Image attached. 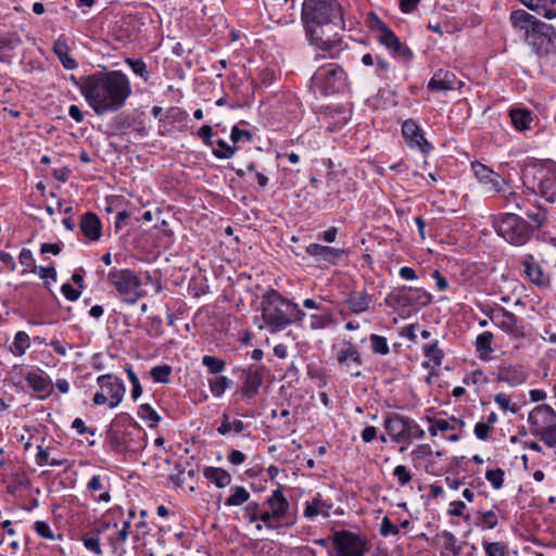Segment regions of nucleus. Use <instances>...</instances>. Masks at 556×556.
Masks as SVG:
<instances>
[{
    "mask_svg": "<svg viewBox=\"0 0 556 556\" xmlns=\"http://www.w3.org/2000/svg\"><path fill=\"white\" fill-rule=\"evenodd\" d=\"M424 355L428 359L422 363V367L435 369L442 365L444 353L439 348L438 340H434L424 346Z\"/></svg>",
    "mask_w": 556,
    "mask_h": 556,
    "instance_id": "72a5a7b5",
    "label": "nucleus"
},
{
    "mask_svg": "<svg viewBox=\"0 0 556 556\" xmlns=\"http://www.w3.org/2000/svg\"><path fill=\"white\" fill-rule=\"evenodd\" d=\"M242 387L240 390L244 399H253L257 395L263 383V375L257 368H247L242 371Z\"/></svg>",
    "mask_w": 556,
    "mask_h": 556,
    "instance_id": "6ab92c4d",
    "label": "nucleus"
},
{
    "mask_svg": "<svg viewBox=\"0 0 556 556\" xmlns=\"http://www.w3.org/2000/svg\"><path fill=\"white\" fill-rule=\"evenodd\" d=\"M25 381L28 387L38 394V397L46 399L52 391V381L41 370L28 371L25 374Z\"/></svg>",
    "mask_w": 556,
    "mask_h": 556,
    "instance_id": "a211bd4d",
    "label": "nucleus"
},
{
    "mask_svg": "<svg viewBox=\"0 0 556 556\" xmlns=\"http://www.w3.org/2000/svg\"><path fill=\"white\" fill-rule=\"evenodd\" d=\"M504 470L501 468L489 469L485 472V479L491 483L492 488L500 490L504 483Z\"/></svg>",
    "mask_w": 556,
    "mask_h": 556,
    "instance_id": "6e6d98bb",
    "label": "nucleus"
},
{
    "mask_svg": "<svg viewBox=\"0 0 556 556\" xmlns=\"http://www.w3.org/2000/svg\"><path fill=\"white\" fill-rule=\"evenodd\" d=\"M79 227L83 235L90 241H97L101 237V220L94 213H85L80 218Z\"/></svg>",
    "mask_w": 556,
    "mask_h": 556,
    "instance_id": "393cba45",
    "label": "nucleus"
},
{
    "mask_svg": "<svg viewBox=\"0 0 556 556\" xmlns=\"http://www.w3.org/2000/svg\"><path fill=\"white\" fill-rule=\"evenodd\" d=\"M247 428V425L240 419L231 420L229 415L224 413L220 418V425L217 428V432L222 435L227 434L230 431H235L236 433H241Z\"/></svg>",
    "mask_w": 556,
    "mask_h": 556,
    "instance_id": "58836bf2",
    "label": "nucleus"
},
{
    "mask_svg": "<svg viewBox=\"0 0 556 556\" xmlns=\"http://www.w3.org/2000/svg\"><path fill=\"white\" fill-rule=\"evenodd\" d=\"M485 556H508V544L503 541L482 542Z\"/></svg>",
    "mask_w": 556,
    "mask_h": 556,
    "instance_id": "a18cd8bd",
    "label": "nucleus"
},
{
    "mask_svg": "<svg viewBox=\"0 0 556 556\" xmlns=\"http://www.w3.org/2000/svg\"><path fill=\"white\" fill-rule=\"evenodd\" d=\"M525 186L551 203H556V163H531L522 172Z\"/></svg>",
    "mask_w": 556,
    "mask_h": 556,
    "instance_id": "39448f33",
    "label": "nucleus"
},
{
    "mask_svg": "<svg viewBox=\"0 0 556 556\" xmlns=\"http://www.w3.org/2000/svg\"><path fill=\"white\" fill-rule=\"evenodd\" d=\"M503 193V198L505 201V206H509L510 204L515 205V208L519 212H522L526 208V204L529 202L522 193L516 192L514 190L507 191Z\"/></svg>",
    "mask_w": 556,
    "mask_h": 556,
    "instance_id": "49530a36",
    "label": "nucleus"
},
{
    "mask_svg": "<svg viewBox=\"0 0 556 556\" xmlns=\"http://www.w3.org/2000/svg\"><path fill=\"white\" fill-rule=\"evenodd\" d=\"M333 316L329 309L323 311L321 314H312L311 315V328L313 330H320L328 328L331 324H333Z\"/></svg>",
    "mask_w": 556,
    "mask_h": 556,
    "instance_id": "c03bdc74",
    "label": "nucleus"
},
{
    "mask_svg": "<svg viewBox=\"0 0 556 556\" xmlns=\"http://www.w3.org/2000/svg\"><path fill=\"white\" fill-rule=\"evenodd\" d=\"M207 383L213 396L220 397L226 390L231 387L232 381L226 376L217 375L216 377L208 379Z\"/></svg>",
    "mask_w": 556,
    "mask_h": 556,
    "instance_id": "a19ab883",
    "label": "nucleus"
},
{
    "mask_svg": "<svg viewBox=\"0 0 556 556\" xmlns=\"http://www.w3.org/2000/svg\"><path fill=\"white\" fill-rule=\"evenodd\" d=\"M84 546L92 552L94 555H102V548L100 545V540L97 535H85L83 538Z\"/></svg>",
    "mask_w": 556,
    "mask_h": 556,
    "instance_id": "680f3d73",
    "label": "nucleus"
},
{
    "mask_svg": "<svg viewBox=\"0 0 556 556\" xmlns=\"http://www.w3.org/2000/svg\"><path fill=\"white\" fill-rule=\"evenodd\" d=\"M529 378V371L521 364L502 363L497 367L496 381L515 388L523 384Z\"/></svg>",
    "mask_w": 556,
    "mask_h": 556,
    "instance_id": "ddd939ff",
    "label": "nucleus"
},
{
    "mask_svg": "<svg viewBox=\"0 0 556 556\" xmlns=\"http://www.w3.org/2000/svg\"><path fill=\"white\" fill-rule=\"evenodd\" d=\"M202 365L207 369L211 375H219L226 368V362L222 358L204 355L202 357Z\"/></svg>",
    "mask_w": 556,
    "mask_h": 556,
    "instance_id": "de8ad7c7",
    "label": "nucleus"
},
{
    "mask_svg": "<svg viewBox=\"0 0 556 556\" xmlns=\"http://www.w3.org/2000/svg\"><path fill=\"white\" fill-rule=\"evenodd\" d=\"M346 84L344 70L336 64L328 63L319 66L312 76V85L323 96H329L342 91Z\"/></svg>",
    "mask_w": 556,
    "mask_h": 556,
    "instance_id": "0eeeda50",
    "label": "nucleus"
},
{
    "mask_svg": "<svg viewBox=\"0 0 556 556\" xmlns=\"http://www.w3.org/2000/svg\"><path fill=\"white\" fill-rule=\"evenodd\" d=\"M522 265L526 276L532 283L536 286H544L546 283L543 270L533 255L527 254L522 261Z\"/></svg>",
    "mask_w": 556,
    "mask_h": 556,
    "instance_id": "7c9ffc66",
    "label": "nucleus"
},
{
    "mask_svg": "<svg viewBox=\"0 0 556 556\" xmlns=\"http://www.w3.org/2000/svg\"><path fill=\"white\" fill-rule=\"evenodd\" d=\"M332 350L340 370L355 378L362 375L363 359L359 350L354 343L343 341L341 345L333 346Z\"/></svg>",
    "mask_w": 556,
    "mask_h": 556,
    "instance_id": "9d476101",
    "label": "nucleus"
},
{
    "mask_svg": "<svg viewBox=\"0 0 556 556\" xmlns=\"http://www.w3.org/2000/svg\"><path fill=\"white\" fill-rule=\"evenodd\" d=\"M494 402L504 412L510 410L511 413L515 414L518 410V407L515 404H511L510 396L504 392L495 394Z\"/></svg>",
    "mask_w": 556,
    "mask_h": 556,
    "instance_id": "13d9d810",
    "label": "nucleus"
},
{
    "mask_svg": "<svg viewBox=\"0 0 556 556\" xmlns=\"http://www.w3.org/2000/svg\"><path fill=\"white\" fill-rule=\"evenodd\" d=\"M61 292L68 301H76L79 299L81 292L75 289L71 283H63L61 287Z\"/></svg>",
    "mask_w": 556,
    "mask_h": 556,
    "instance_id": "774afa93",
    "label": "nucleus"
},
{
    "mask_svg": "<svg viewBox=\"0 0 556 556\" xmlns=\"http://www.w3.org/2000/svg\"><path fill=\"white\" fill-rule=\"evenodd\" d=\"M539 9L542 10V14L547 20L556 17V0H541Z\"/></svg>",
    "mask_w": 556,
    "mask_h": 556,
    "instance_id": "e2e57ef3",
    "label": "nucleus"
},
{
    "mask_svg": "<svg viewBox=\"0 0 556 556\" xmlns=\"http://www.w3.org/2000/svg\"><path fill=\"white\" fill-rule=\"evenodd\" d=\"M52 49L64 68L74 70L78 66L77 62L70 55V47L65 35L58 37Z\"/></svg>",
    "mask_w": 556,
    "mask_h": 556,
    "instance_id": "cd10ccee",
    "label": "nucleus"
},
{
    "mask_svg": "<svg viewBox=\"0 0 556 556\" xmlns=\"http://www.w3.org/2000/svg\"><path fill=\"white\" fill-rule=\"evenodd\" d=\"M125 371H126L127 377L131 383V397L136 401L142 394V388H141L139 378L137 377L136 372L132 370L131 366H126Z\"/></svg>",
    "mask_w": 556,
    "mask_h": 556,
    "instance_id": "4d7b16f0",
    "label": "nucleus"
},
{
    "mask_svg": "<svg viewBox=\"0 0 556 556\" xmlns=\"http://www.w3.org/2000/svg\"><path fill=\"white\" fill-rule=\"evenodd\" d=\"M262 318L271 332H278L296 321H302L305 313L299 305L282 296L277 290H267L261 301Z\"/></svg>",
    "mask_w": 556,
    "mask_h": 556,
    "instance_id": "20e7f679",
    "label": "nucleus"
},
{
    "mask_svg": "<svg viewBox=\"0 0 556 556\" xmlns=\"http://www.w3.org/2000/svg\"><path fill=\"white\" fill-rule=\"evenodd\" d=\"M509 117L514 128L518 131L529 129L533 121L531 112L527 109L520 108L510 109Z\"/></svg>",
    "mask_w": 556,
    "mask_h": 556,
    "instance_id": "f704fd0d",
    "label": "nucleus"
},
{
    "mask_svg": "<svg viewBox=\"0 0 556 556\" xmlns=\"http://www.w3.org/2000/svg\"><path fill=\"white\" fill-rule=\"evenodd\" d=\"M260 504L257 502H249L244 507V517L249 522L254 523L258 521Z\"/></svg>",
    "mask_w": 556,
    "mask_h": 556,
    "instance_id": "69168bd1",
    "label": "nucleus"
},
{
    "mask_svg": "<svg viewBox=\"0 0 556 556\" xmlns=\"http://www.w3.org/2000/svg\"><path fill=\"white\" fill-rule=\"evenodd\" d=\"M34 530L35 532L42 539L53 541L55 540V535L49 526L48 522L43 520H38L34 523Z\"/></svg>",
    "mask_w": 556,
    "mask_h": 556,
    "instance_id": "bf43d9fd",
    "label": "nucleus"
},
{
    "mask_svg": "<svg viewBox=\"0 0 556 556\" xmlns=\"http://www.w3.org/2000/svg\"><path fill=\"white\" fill-rule=\"evenodd\" d=\"M204 477L219 489L227 486L231 481V476L229 472L218 467L205 468Z\"/></svg>",
    "mask_w": 556,
    "mask_h": 556,
    "instance_id": "e433bc0d",
    "label": "nucleus"
},
{
    "mask_svg": "<svg viewBox=\"0 0 556 556\" xmlns=\"http://www.w3.org/2000/svg\"><path fill=\"white\" fill-rule=\"evenodd\" d=\"M493 226L498 236L513 245L526 244L535 232L528 222L515 213H504L498 215Z\"/></svg>",
    "mask_w": 556,
    "mask_h": 556,
    "instance_id": "423d86ee",
    "label": "nucleus"
},
{
    "mask_svg": "<svg viewBox=\"0 0 556 556\" xmlns=\"http://www.w3.org/2000/svg\"><path fill=\"white\" fill-rule=\"evenodd\" d=\"M380 533L383 536L395 535L399 533V528L390 520L384 517L381 522Z\"/></svg>",
    "mask_w": 556,
    "mask_h": 556,
    "instance_id": "338daca9",
    "label": "nucleus"
},
{
    "mask_svg": "<svg viewBox=\"0 0 556 556\" xmlns=\"http://www.w3.org/2000/svg\"><path fill=\"white\" fill-rule=\"evenodd\" d=\"M500 519H505V516L498 506L494 505L491 509L488 510H477L473 516L472 523L480 531H489L497 527Z\"/></svg>",
    "mask_w": 556,
    "mask_h": 556,
    "instance_id": "dca6fc26",
    "label": "nucleus"
},
{
    "mask_svg": "<svg viewBox=\"0 0 556 556\" xmlns=\"http://www.w3.org/2000/svg\"><path fill=\"white\" fill-rule=\"evenodd\" d=\"M371 296L364 290L361 292L353 291L344 300L345 305L351 313L359 315L369 309Z\"/></svg>",
    "mask_w": 556,
    "mask_h": 556,
    "instance_id": "bb28decb",
    "label": "nucleus"
},
{
    "mask_svg": "<svg viewBox=\"0 0 556 556\" xmlns=\"http://www.w3.org/2000/svg\"><path fill=\"white\" fill-rule=\"evenodd\" d=\"M130 529V520L123 522L122 529L117 532L116 536L110 538L109 544L111 545L112 553L116 556H123L125 554L124 544L128 539Z\"/></svg>",
    "mask_w": 556,
    "mask_h": 556,
    "instance_id": "c9c22d12",
    "label": "nucleus"
},
{
    "mask_svg": "<svg viewBox=\"0 0 556 556\" xmlns=\"http://www.w3.org/2000/svg\"><path fill=\"white\" fill-rule=\"evenodd\" d=\"M265 504L268 506L270 515L277 521L285 519L290 507L288 500L280 489L274 490Z\"/></svg>",
    "mask_w": 556,
    "mask_h": 556,
    "instance_id": "4be33fe9",
    "label": "nucleus"
},
{
    "mask_svg": "<svg viewBox=\"0 0 556 556\" xmlns=\"http://www.w3.org/2000/svg\"><path fill=\"white\" fill-rule=\"evenodd\" d=\"M509 20L515 29L523 31L525 40L539 58L556 54L555 28L525 10H515Z\"/></svg>",
    "mask_w": 556,
    "mask_h": 556,
    "instance_id": "7ed1b4c3",
    "label": "nucleus"
},
{
    "mask_svg": "<svg viewBox=\"0 0 556 556\" xmlns=\"http://www.w3.org/2000/svg\"><path fill=\"white\" fill-rule=\"evenodd\" d=\"M29 346V336L25 331H17L14 336L13 343L10 345V351L16 356H22Z\"/></svg>",
    "mask_w": 556,
    "mask_h": 556,
    "instance_id": "79ce46f5",
    "label": "nucleus"
},
{
    "mask_svg": "<svg viewBox=\"0 0 556 556\" xmlns=\"http://www.w3.org/2000/svg\"><path fill=\"white\" fill-rule=\"evenodd\" d=\"M370 349L372 353L378 355H387L390 352L388 340L386 337L372 333L369 336Z\"/></svg>",
    "mask_w": 556,
    "mask_h": 556,
    "instance_id": "8fccbe9b",
    "label": "nucleus"
},
{
    "mask_svg": "<svg viewBox=\"0 0 556 556\" xmlns=\"http://www.w3.org/2000/svg\"><path fill=\"white\" fill-rule=\"evenodd\" d=\"M498 326L511 338L519 339L523 338L525 336L522 328L518 325L517 316L514 313L507 311L506 308H502V318Z\"/></svg>",
    "mask_w": 556,
    "mask_h": 556,
    "instance_id": "473e14b6",
    "label": "nucleus"
},
{
    "mask_svg": "<svg viewBox=\"0 0 556 556\" xmlns=\"http://www.w3.org/2000/svg\"><path fill=\"white\" fill-rule=\"evenodd\" d=\"M217 149L213 150V154L220 160L230 159L236 153V148L229 146L224 139L216 140Z\"/></svg>",
    "mask_w": 556,
    "mask_h": 556,
    "instance_id": "864d4df0",
    "label": "nucleus"
},
{
    "mask_svg": "<svg viewBox=\"0 0 556 556\" xmlns=\"http://www.w3.org/2000/svg\"><path fill=\"white\" fill-rule=\"evenodd\" d=\"M331 542L337 556H365L369 551L366 540L349 530L336 531L331 536Z\"/></svg>",
    "mask_w": 556,
    "mask_h": 556,
    "instance_id": "1a4fd4ad",
    "label": "nucleus"
},
{
    "mask_svg": "<svg viewBox=\"0 0 556 556\" xmlns=\"http://www.w3.org/2000/svg\"><path fill=\"white\" fill-rule=\"evenodd\" d=\"M230 492L231 494L225 502L226 506H240L250 498V493L244 486L236 485L230 489Z\"/></svg>",
    "mask_w": 556,
    "mask_h": 556,
    "instance_id": "37998d69",
    "label": "nucleus"
},
{
    "mask_svg": "<svg viewBox=\"0 0 556 556\" xmlns=\"http://www.w3.org/2000/svg\"><path fill=\"white\" fill-rule=\"evenodd\" d=\"M377 40L396 58L404 60H410L413 58L412 50L401 42L400 38L392 29H384V34L378 35Z\"/></svg>",
    "mask_w": 556,
    "mask_h": 556,
    "instance_id": "f3484780",
    "label": "nucleus"
},
{
    "mask_svg": "<svg viewBox=\"0 0 556 556\" xmlns=\"http://www.w3.org/2000/svg\"><path fill=\"white\" fill-rule=\"evenodd\" d=\"M22 45L21 36L15 31L0 34V62L10 64L11 58L7 51H13Z\"/></svg>",
    "mask_w": 556,
    "mask_h": 556,
    "instance_id": "c85d7f7f",
    "label": "nucleus"
},
{
    "mask_svg": "<svg viewBox=\"0 0 556 556\" xmlns=\"http://www.w3.org/2000/svg\"><path fill=\"white\" fill-rule=\"evenodd\" d=\"M125 63L131 68L134 74L141 77L143 80H148L149 78V71L147 63L142 59H130L127 58L125 60Z\"/></svg>",
    "mask_w": 556,
    "mask_h": 556,
    "instance_id": "3c124183",
    "label": "nucleus"
},
{
    "mask_svg": "<svg viewBox=\"0 0 556 556\" xmlns=\"http://www.w3.org/2000/svg\"><path fill=\"white\" fill-rule=\"evenodd\" d=\"M413 292L412 287H400L392 290L384 299V303L388 307L391 308H400L407 307L414 305L413 295L409 294Z\"/></svg>",
    "mask_w": 556,
    "mask_h": 556,
    "instance_id": "5701e85b",
    "label": "nucleus"
},
{
    "mask_svg": "<svg viewBox=\"0 0 556 556\" xmlns=\"http://www.w3.org/2000/svg\"><path fill=\"white\" fill-rule=\"evenodd\" d=\"M110 447L117 454H124L129 451L128 433L113 426L106 432Z\"/></svg>",
    "mask_w": 556,
    "mask_h": 556,
    "instance_id": "c756f323",
    "label": "nucleus"
},
{
    "mask_svg": "<svg viewBox=\"0 0 556 556\" xmlns=\"http://www.w3.org/2000/svg\"><path fill=\"white\" fill-rule=\"evenodd\" d=\"M409 417L395 413L386 415L383 426L391 437L392 442L400 443L407 441Z\"/></svg>",
    "mask_w": 556,
    "mask_h": 556,
    "instance_id": "2eb2a0df",
    "label": "nucleus"
},
{
    "mask_svg": "<svg viewBox=\"0 0 556 556\" xmlns=\"http://www.w3.org/2000/svg\"><path fill=\"white\" fill-rule=\"evenodd\" d=\"M301 18L311 45L334 58L339 51L343 13L338 0H304Z\"/></svg>",
    "mask_w": 556,
    "mask_h": 556,
    "instance_id": "f257e3e1",
    "label": "nucleus"
},
{
    "mask_svg": "<svg viewBox=\"0 0 556 556\" xmlns=\"http://www.w3.org/2000/svg\"><path fill=\"white\" fill-rule=\"evenodd\" d=\"M556 416L555 410L549 405H538L528 416V422L532 426L540 425V417L543 420H552Z\"/></svg>",
    "mask_w": 556,
    "mask_h": 556,
    "instance_id": "ea45409f",
    "label": "nucleus"
},
{
    "mask_svg": "<svg viewBox=\"0 0 556 556\" xmlns=\"http://www.w3.org/2000/svg\"><path fill=\"white\" fill-rule=\"evenodd\" d=\"M393 476L397 479L401 486L406 485L413 479L410 471L404 465L396 466L393 470Z\"/></svg>",
    "mask_w": 556,
    "mask_h": 556,
    "instance_id": "052dcab7",
    "label": "nucleus"
},
{
    "mask_svg": "<svg viewBox=\"0 0 556 556\" xmlns=\"http://www.w3.org/2000/svg\"><path fill=\"white\" fill-rule=\"evenodd\" d=\"M494 334L491 331L479 333L475 340L473 346L478 358L482 362L491 361L494 349L492 346Z\"/></svg>",
    "mask_w": 556,
    "mask_h": 556,
    "instance_id": "a878e982",
    "label": "nucleus"
},
{
    "mask_svg": "<svg viewBox=\"0 0 556 556\" xmlns=\"http://www.w3.org/2000/svg\"><path fill=\"white\" fill-rule=\"evenodd\" d=\"M332 506V503L323 500L321 495L317 493L311 501L305 503L303 515L308 519H313L317 516L328 518Z\"/></svg>",
    "mask_w": 556,
    "mask_h": 556,
    "instance_id": "b1692460",
    "label": "nucleus"
},
{
    "mask_svg": "<svg viewBox=\"0 0 556 556\" xmlns=\"http://www.w3.org/2000/svg\"><path fill=\"white\" fill-rule=\"evenodd\" d=\"M18 262L25 269L22 271V275L25 273H37V266L35 264V260L33 253L29 249L23 248L18 255Z\"/></svg>",
    "mask_w": 556,
    "mask_h": 556,
    "instance_id": "603ef678",
    "label": "nucleus"
},
{
    "mask_svg": "<svg viewBox=\"0 0 556 556\" xmlns=\"http://www.w3.org/2000/svg\"><path fill=\"white\" fill-rule=\"evenodd\" d=\"M522 213H525V215L529 218L528 225H530L534 231L539 230L546 220L545 210L535 201H529L526 204V208H523Z\"/></svg>",
    "mask_w": 556,
    "mask_h": 556,
    "instance_id": "2f4dec72",
    "label": "nucleus"
},
{
    "mask_svg": "<svg viewBox=\"0 0 556 556\" xmlns=\"http://www.w3.org/2000/svg\"><path fill=\"white\" fill-rule=\"evenodd\" d=\"M460 85L462 81L457 79L454 73L444 70H439L429 80L428 88L430 90L435 91L455 90L459 88Z\"/></svg>",
    "mask_w": 556,
    "mask_h": 556,
    "instance_id": "aec40b11",
    "label": "nucleus"
},
{
    "mask_svg": "<svg viewBox=\"0 0 556 556\" xmlns=\"http://www.w3.org/2000/svg\"><path fill=\"white\" fill-rule=\"evenodd\" d=\"M442 549L451 552L453 556H459L462 546L457 544V538L450 531H442L437 534Z\"/></svg>",
    "mask_w": 556,
    "mask_h": 556,
    "instance_id": "4c0bfd02",
    "label": "nucleus"
},
{
    "mask_svg": "<svg viewBox=\"0 0 556 556\" xmlns=\"http://www.w3.org/2000/svg\"><path fill=\"white\" fill-rule=\"evenodd\" d=\"M308 255L316 260L324 261L328 264H336L343 255V250L332 247L321 245L319 243H311L305 248Z\"/></svg>",
    "mask_w": 556,
    "mask_h": 556,
    "instance_id": "412c9836",
    "label": "nucleus"
},
{
    "mask_svg": "<svg viewBox=\"0 0 556 556\" xmlns=\"http://www.w3.org/2000/svg\"><path fill=\"white\" fill-rule=\"evenodd\" d=\"M402 136L412 150L428 154L432 150L431 143L425 138L418 124L409 118L402 124Z\"/></svg>",
    "mask_w": 556,
    "mask_h": 556,
    "instance_id": "9b49d317",
    "label": "nucleus"
},
{
    "mask_svg": "<svg viewBox=\"0 0 556 556\" xmlns=\"http://www.w3.org/2000/svg\"><path fill=\"white\" fill-rule=\"evenodd\" d=\"M173 369L169 365L163 364L150 369V377L155 383H167Z\"/></svg>",
    "mask_w": 556,
    "mask_h": 556,
    "instance_id": "09e8293b",
    "label": "nucleus"
},
{
    "mask_svg": "<svg viewBox=\"0 0 556 556\" xmlns=\"http://www.w3.org/2000/svg\"><path fill=\"white\" fill-rule=\"evenodd\" d=\"M108 279L125 302L135 304L142 296L141 281L132 270L113 268Z\"/></svg>",
    "mask_w": 556,
    "mask_h": 556,
    "instance_id": "6e6552de",
    "label": "nucleus"
},
{
    "mask_svg": "<svg viewBox=\"0 0 556 556\" xmlns=\"http://www.w3.org/2000/svg\"><path fill=\"white\" fill-rule=\"evenodd\" d=\"M97 383L110 397L109 408L113 409L118 406L126 391L123 380L114 375L105 374L97 378Z\"/></svg>",
    "mask_w": 556,
    "mask_h": 556,
    "instance_id": "4468645a",
    "label": "nucleus"
},
{
    "mask_svg": "<svg viewBox=\"0 0 556 556\" xmlns=\"http://www.w3.org/2000/svg\"><path fill=\"white\" fill-rule=\"evenodd\" d=\"M541 440L548 446L553 447L556 445V424L546 427L540 433Z\"/></svg>",
    "mask_w": 556,
    "mask_h": 556,
    "instance_id": "0e129e2a",
    "label": "nucleus"
},
{
    "mask_svg": "<svg viewBox=\"0 0 556 556\" xmlns=\"http://www.w3.org/2000/svg\"><path fill=\"white\" fill-rule=\"evenodd\" d=\"M471 168L476 178L484 185L489 191L496 193L505 192L508 184L500 174L479 162L471 163Z\"/></svg>",
    "mask_w": 556,
    "mask_h": 556,
    "instance_id": "f8f14e48",
    "label": "nucleus"
},
{
    "mask_svg": "<svg viewBox=\"0 0 556 556\" xmlns=\"http://www.w3.org/2000/svg\"><path fill=\"white\" fill-rule=\"evenodd\" d=\"M76 86L97 115L123 109L132 90L128 76L117 70L84 76Z\"/></svg>",
    "mask_w": 556,
    "mask_h": 556,
    "instance_id": "f03ea898",
    "label": "nucleus"
},
{
    "mask_svg": "<svg viewBox=\"0 0 556 556\" xmlns=\"http://www.w3.org/2000/svg\"><path fill=\"white\" fill-rule=\"evenodd\" d=\"M138 415L143 420H150L152 424L150 427H155L157 422L161 420L160 415L156 413L154 408H152L149 404H142L139 407Z\"/></svg>",
    "mask_w": 556,
    "mask_h": 556,
    "instance_id": "5fc2aeb1",
    "label": "nucleus"
}]
</instances>
